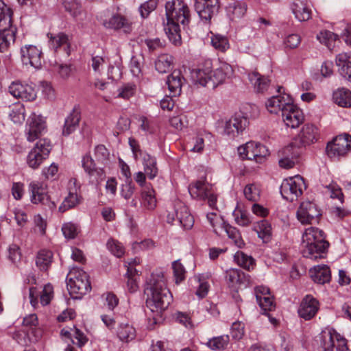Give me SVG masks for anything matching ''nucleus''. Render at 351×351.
I'll return each mask as SVG.
<instances>
[{
  "label": "nucleus",
  "mask_w": 351,
  "mask_h": 351,
  "mask_svg": "<svg viewBox=\"0 0 351 351\" xmlns=\"http://www.w3.org/2000/svg\"><path fill=\"white\" fill-rule=\"evenodd\" d=\"M51 66L53 71L56 72L62 79H68L71 75L72 71L71 64H62L55 62Z\"/></svg>",
  "instance_id": "nucleus-53"
},
{
  "label": "nucleus",
  "mask_w": 351,
  "mask_h": 351,
  "mask_svg": "<svg viewBox=\"0 0 351 351\" xmlns=\"http://www.w3.org/2000/svg\"><path fill=\"white\" fill-rule=\"evenodd\" d=\"M80 120V112L76 108H74L69 116L66 118L62 129V134L69 136L74 132L78 126Z\"/></svg>",
  "instance_id": "nucleus-27"
},
{
  "label": "nucleus",
  "mask_w": 351,
  "mask_h": 351,
  "mask_svg": "<svg viewBox=\"0 0 351 351\" xmlns=\"http://www.w3.org/2000/svg\"><path fill=\"white\" fill-rule=\"evenodd\" d=\"M335 61L341 75L351 82V52L338 54Z\"/></svg>",
  "instance_id": "nucleus-23"
},
{
  "label": "nucleus",
  "mask_w": 351,
  "mask_h": 351,
  "mask_svg": "<svg viewBox=\"0 0 351 351\" xmlns=\"http://www.w3.org/2000/svg\"><path fill=\"white\" fill-rule=\"evenodd\" d=\"M152 298L147 301L151 311L161 312L165 311L172 301V295L166 287L162 274H152L149 280Z\"/></svg>",
  "instance_id": "nucleus-4"
},
{
  "label": "nucleus",
  "mask_w": 351,
  "mask_h": 351,
  "mask_svg": "<svg viewBox=\"0 0 351 351\" xmlns=\"http://www.w3.org/2000/svg\"><path fill=\"white\" fill-rule=\"evenodd\" d=\"M167 23L165 31L169 40L175 45L181 43L180 24L184 27L190 21V10L182 0H171L165 3Z\"/></svg>",
  "instance_id": "nucleus-1"
},
{
  "label": "nucleus",
  "mask_w": 351,
  "mask_h": 351,
  "mask_svg": "<svg viewBox=\"0 0 351 351\" xmlns=\"http://www.w3.org/2000/svg\"><path fill=\"white\" fill-rule=\"evenodd\" d=\"M136 86L134 84L128 83L123 84L117 91L116 97L129 99L136 93Z\"/></svg>",
  "instance_id": "nucleus-47"
},
{
  "label": "nucleus",
  "mask_w": 351,
  "mask_h": 351,
  "mask_svg": "<svg viewBox=\"0 0 351 351\" xmlns=\"http://www.w3.org/2000/svg\"><path fill=\"white\" fill-rule=\"evenodd\" d=\"M51 148V144L48 139H40L27 156V162L29 167L32 169L38 168L43 161L49 156Z\"/></svg>",
  "instance_id": "nucleus-11"
},
{
  "label": "nucleus",
  "mask_w": 351,
  "mask_h": 351,
  "mask_svg": "<svg viewBox=\"0 0 351 351\" xmlns=\"http://www.w3.org/2000/svg\"><path fill=\"white\" fill-rule=\"evenodd\" d=\"M189 192L194 199L208 200L209 206L215 209L217 204V196L212 190V186L204 180H197L189 186Z\"/></svg>",
  "instance_id": "nucleus-9"
},
{
  "label": "nucleus",
  "mask_w": 351,
  "mask_h": 351,
  "mask_svg": "<svg viewBox=\"0 0 351 351\" xmlns=\"http://www.w3.org/2000/svg\"><path fill=\"white\" fill-rule=\"evenodd\" d=\"M244 334V326L241 322H234L231 327V335L234 339H240Z\"/></svg>",
  "instance_id": "nucleus-64"
},
{
  "label": "nucleus",
  "mask_w": 351,
  "mask_h": 351,
  "mask_svg": "<svg viewBox=\"0 0 351 351\" xmlns=\"http://www.w3.org/2000/svg\"><path fill=\"white\" fill-rule=\"evenodd\" d=\"M232 215L234 217L235 222L239 226H247L251 223L248 215L244 211L235 210Z\"/></svg>",
  "instance_id": "nucleus-58"
},
{
  "label": "nucleus",
  "mask_w": 351,
  "mask_h": 351,
  "mask_svg": "<svg viewBox=\"0 0 351 351\" xmlns=\"http://www.w3.org/2000/svg\"><path fill=\"white\" fill-rule=\"evenodd\" d=\"M9 93L14 97L23 101H31L36 98L34 88L27 84L20 82H13L8 87Z\"/></svg>",
  "instance_id": "nucleus-16"
},
{
  "label": "nucleus",
  "mask_w": 351,
  "mask_h": 351,
  "mask_svg": "<svg viewBox=\"0 0 351 351\" xmlns=\"http://www.w3.org/2000/svg\"><path fill=\"white\" fill-rule=\"evenodd\" d=\"M132 23L123 15L116 14L111 18V28L120 30L125 34L132 32Z\"/></svg>",
  "instance_id": "nucleus-32"
},
{
  "label": "nucleus",
  "mask_w": 351,
  "mask_h": 351,
  "mask_svg": "<svg viewBox=\"0 0 351 351\" xmlns=\"http://www.w3.org/2000/svg\"><path fill=\"white\" fill-rule=\"evenodd\" d=\"M95 156L98 163L107 167L109 164L110 152L104 145H99L95 149Z\"/></svg>",
  "instance_id": "nucleus-46"
},
{
  "label": "nucleus",
  "mask_w": 351,
  "mask_h": 351,
  "mask_svg": "<svg viewBox=\"0 0 351 351\" xmlns=\"http://www.w3.org/2000/svg\"><path fill=\"white\" fill-rule=\"evenodd\" d=\"M248 80L257 93H264L270 85V80L268 77L256 71L249 73Z\"/></svg>",
  "instance_id": "nucleus-24"
},
{
  "label": "nucleus",
  "mask_w": 351,
  "mask_h": 351,
  "mask_svg": "<svg viewBox=\"0 0 351 351\" xmlns=\"http://www.w3.org/2000/svg\"><path fill=\"white\" fill-rule=\"evenodd\" d=\"M249 121L242 114H235L225 123L224 133L230 138L241 134L246 128Z\"/></svg>",
  "instance_id": "nucleus-15"
},
{
  "label": "nucleus",
  "mask_w": 351,
  "mask_h": 351,
  "mask_svg": "<svg viewBox=\"0 0 351 351\" xmlns=\"http://www.w3.org/2000/svg\"><path fill=\"white\" fill-rule=\"evenodd\" d=\"M351 150V136L348 134L339 135L328 143L326 152L330 158L343 157Z\"/></svg>",
  "instance_id": "nucleus-10"
},
{
  "label": "nucleus",
  "mask_w": 351,
  "mask_h": 351,
  "mask_svg": "<svg viewBox=\"0 0 351 351\" xmlns=\"http://www.w3.org/2000/svg\"><path fill=\"white\" fill-rule=\"evenodd\" d=\"M29 189L32 192V202L34 204H45V202L48 201L49 197L43 184L39 182H31Z\"/></svg>",
  "instance_id": "nucleus-29"
},
{
  "label": "nucleus",
  "mask_w": 351,
  "mask_h": 351,
  "mask_svg": "<svg viewBox=\"0 0 351 351\" xmlns=\"http://www.w3.org/2000/svg\"><path fill=\"white\" fill-rule=\"evenodd\" d=\"M233 73V68L228 63L220 62L219 66L213 70L211 60H208L201 67L193 71L192 77L196 84L215 88L230 78Z\"/></svg>",
  "instance_id": "nucleus-2"
},
{
  "label": "nucleus",
  "mask_w": 351,
  "mask_h": 351,
  "mask_svg": "<svg viewBox=\"0 0 351 351\" xmlns=\"http://www.w3.org/2000/svg\"><path fill=\"white\" fill-rule=\"evenodd\" d=\"M66 286L71 296L74 299H81L91 290L88 276L82 270L77 271L74 276L67 280Z\"/></svg>",
  "instance_id": "nucleus-6"
},
{
  "label": "nucleus",
  "mask_w": 351,
  "mask_h": 351,
  "mask_svg": "<svg viewBox=\"0 0 351 351\" xmlns=\"http://www.w3.org/2000/svg\"><path fill=\"white\" fill-rule=\"evenodd\" d=\"M158 4L157 0H148L139 7V12L143 19L147 18L154 10Z\"/></svg>",
  "instance_id": "nucleus-56"
},
{
  "label": "nucleus",
  "mask_w": 351,
  "mask_h": 351,
  "mask_svg": "<svg viewBox=\"0 0 351 351\" xmlns=\"http://www.w3.org/2000/svg\"><path fill=\"white\" fill-rule=\"evenodd\" d=\"M337 36L334 33L326 30L317 34V38L321 43L330 48L332 43L336 40Z\"/></svg>",
  "instance_id": "nucleus-55"
},
{
  "label": "nucleus",
  "mask_w": 351,
  "mask_h": 351,
  "mask_svg": "<svg viewBox=\"0 0 351 351\" xmlns=\"http://www.w3.org/2000/svg\"><path fill=\"white\" fill-rule=\"evenodd\" d=\"M64 9L66 12H69L74 18L79 16L81 14L82 10L80 4L76 1L65 0L63 2Z\"/></svg>",
  "instance_id": "nucleus-54"
},
{
  "label": "nucleus",
  "mask_w": 351,
  "mask_h": 351,
  "mask_svg": "<svg viewBox=\"0 0 351 351\" xmlns=\"http://www.w3.org/2000/svg\"><path fill=\"white\" fill-rule=\"evenodd\" d=\"M8 258L13 263H16L21 260L20 248L16 244H12L8 249Z\"/></svg>",
  "instance_id": "nucleus-62"
},
{
  "label": "nucleus",
  "mask_w": 351,
  "mask_h": 351,
  "mask_svg": "<svg viewBox=\"0 0 351 351\" xmlns=\"http://www.w3.org/2000/svg\"><path fill=\"white\" fill-rule=\"evenodd\" d=\"M291 97L287 94L273 96L269 98L265 104L266 108L271 114H279L281 116L288 105L292 103Z\"/></svg>",
  "instance_id": "nucleus-18"
},
{
  "label": "nucleus",
  "mask_w": 351,
  "mask_h": 351,
  "mask_svg": "<svg viewBox=\"0 0 351 351\" xmlns=\"http://www.w3.org/2000/svg\"><path fill=\"white\" fill-rule=\"evenodd\" d=\"M317 135V130L312 124H306L299 134V138L301 144L304 146L310 145L316 141Z\"/></svg>",
  "instance_id": "nucleus-31"
},
{
  "label": "nucleus",
  "mask_w": 351,
  "mask_h": 351,
  "mask_svg": "<svg viewBox=\"0 0 351 351\" xmlns=\"http://www.w3.org/2000/svg\"><path fill=\"white\" fill-rule=\"evenodd\" d=\"M114 66H111V80H119L122 75V60L121 56L117 53L114 61Z\"/></svg>",
  "instance_id": "nucleus-52"
},
{
  "label": "nucleus",
  "mask_w": 351,
  "mask_h": 351,
  "mask_svg": "<svg viewBox=\"0 0 351 351\" xmlns=\"http://www.w3.org/2000/svg\"><path fill=\"white\" fill-rule=\"evenodd\" d=\"M194 8L200 19L208 23L218 14L220 2L219 0H195Z\"/></svg>",
  "instance_id": "nucleus-12"
},
{
  "label": "nucleus",
  "mask_w": 351,
  "mask_h": 351,
  "mask_svg": "<svg viewBox=\"0 0 351 351\" xmlns=\"http://www.w3.org/2000/svg\"><path fill=\"white\" fill-rule=\"evenodd\" d=\"M333 99L339 106L348 108L351 106V91L345 88H338L333 93Z\"/></svg>",
  "instance_id": "nucleus-33"
},
{
  "label": "nucleus",
  "mask_w": 351,
  "mask_h": 351,
  "mask_svg": "<svg viewBox=\"0 0 351 351\" xmlns=\"http://www.w3.org/2000/svg\"><path fill=\"white\" fill-rule=\"evenodd\" d=\"M282 119L287 127L295 128L304 121V115L302 110L294 106L292 102L285 108Z\"/></svg>",
  "instance_id": "nucleus-20"
},
{
  "label": "nucleus",
  "mask_w": 351,
  "mask_h": 351,
  "mask_svg": "<svg viewBox=\"0 0 351 351\" xmlns=\"http://www.w3.org/2000/svg\"><path fill=\"white\" fill-rule=\"evenodd\" d=\"M143 165L145 173L151 180L154 179L158 173L156 158L149 154H145L143 156Z\"/></svg>",
  "instance_id": "nucleus-37"
},
{
  "label": "nucleus",
  "mask_w": 351,
  "mask_h": 351,
  "mask_svg": "<svg viewBox=\"0 0 351 351\" xmlns=\"http://www.w3.org/2000/svg\"><path fill=\"white\" fill-rule=\"evenodd\" d=\"M247 5L244 2L234 1L228 4L227 11L232 20L240 19L245 14Z\"/></svg>",
  "instance_id": "nucleus-35"
},
{
  "label": "nucleus",
  "mask_w": 351,
  "mask_h": 351,
  "mask_svg": "<svg viewBox=\"0 0 351 351\" xmlns=\"http://www.w3.org/2000/svg\"><path fill=\"white\" fill-rule=\"evenodd\" d=\"M173 63V57L169 54H162L155 62L156 69L161 73L169 71Z\"/></svg>",
  "instance_id": "nucleus-44"
},
{
  "label": "nucleus",
  "mask_w": 351,
  "mask_h": 351,
  "mask_svg": "<svg viewBox=\"0 0 351 351\" xmlns=\"http://www.w3.org/2000/svg\"><path fill=\"white\" fill-rule=\"evenodd\" d=\"M21 60L24 64L38 69L42 65L41 51L34 45H28L21 49Z\"/></svg>",
  "instance_id": "nucleus-19"
},
{
  "label": "nucleus",
  "mask_w": 351,
  "mask_h": 351,
  "mask_svg": "<svg viewBox=\"0 0 351 351\" xmlns=\"http://www.w3.org/2000/svg\"><path fill=\"white\" fill-rule=\"evenodd\" d=\"M292 9L295 18L300 21H306L311 18V9L302 2L294 3Z\"/></svg>",
  "instance_id": "nucleus-42"
},
{
  "label": "nucleus",
  "mask_w": 351,
  "mask_h": 351,
  "mask_svg": "<svg viewBox=\"0 0 351 351\" xmlns=\"http://www.w3.org/2000/svg\"><path fill=\"white\" fill-rule=\"evenodd\" d=\"M328 247L329 243L325 240L322 230L315 227L305 230L302 241V254L304 257L311 260L323 258Z\"/></svg>",
  "instance_id": "nucleus-3"
},
{
  "label": "nucleus",
  "mask_w": 351,
  "mask_h": 351,
  "mask_svg": "<svg viewBox=\"0 0 351 351\" xmlns=\"http://www.w3.org/2000/svg\"><path fill=\"white\" fill-rule=\"evenodd\" d=\"M49 38V46L51 49L57 51L58 49H62L66 56L71 53V46L68 36L64 33H58L53 35L51 33L47 34Z\"/></svg>",
  "instance_id": "nucleus-22"
},
{
  "label": "nucleus",
  "mask_w": 351,
  "mask_h": 351,
  "mask_svg": "<svg viewBox=\"0 0 351 351\" xmlns=\"http://www.w3.org/2000/svg\"><path fill=\"white\" fill-rule=\"evenodd\" d=\"M115 335L120 341L128 343L136 337V330L128 323H120L115 328Z\"/></svg>",
  "instance_id": "nucleus-26"
},
{
  "label": "nucleus",
  "mask_w": 351,
  "mask_h": 351,
  "mask_svg": "<svg viewBox=\"0 0 351 351\" xmlns=\"http://www.w3.org/2000/svg\"><path fill=\"white\" fill-rule=\"evenodd\" d=\"M46 130V123L43 117L32 113L27 119V139L32 142L40 138Z\"/></svg>",
  "instance_id": "nucleus-14"
},
{
  "label": "nucleus",
  "mask_w": 351,
  "mask_h": 351,
  "mask_svg": "<svg viewBox=\"0 0 351 351\" xmlns=\"http://www.w3.org/2000/svg\"><path fill=\"white\" fill-rule=\"evenodd\" d=\"M211 44L216 49L222 52L229 48V43L226 37L216 34L211 37Z\"/></svg>",
  "instance_id": "nucleus-51"
},
{
  "label": "nucleus",
  "mask_w": 351,
  "mask_h": 351,
  "mask_svg": "<svg viewBox=\"0 0 351 351\" xmlns=\"http://www.w3.org/2000/svg\"><path fill=\"white\" fill-rule=\"evenodd\" d=\"M250 142L252 147L249 151V160H254L258 163H262L265 158L269 156L268 149L259 143Z\"/></svg>",
  "instance_id": "nucleus-28"
},
{
  "label": "nucleus",
  "mask_w": 351,
  "mask_h": 351,
  "mask_svg": "<svg viewBox=\"0 0 351 351\" xmlns=\"http://www.w3.org/2000/svg\"><path fill=\"white\" fill-rule=\"evenodd\" d=\"M319 309L318 301L311 295H306L298 308V314L300 317L305 320H310L312 319Z\"/></svg>",
  "instance_id": "nucleus-21"
},
{
  "label": "nucleus",
  "mask_w": 351,
  "mask_h": 351,
  "mask_svg": "<svg viewBox=\"0 0 351 351\" xmlns=\"http://www.w3.org/2000/svg\"><path fill=\"white\" fill-rule=\"evenodd\" d=\"M229 342L228 335H221L219 337H213L207 343L208 346L213 350H223L226 348Z\"/></svg>",
  "instance_id": "nucleus-48"
},
{
  "label": "nucleus",
  "mask_w": 351,
  "mask_h": 351,
  "mask_svg": "<svg viewBox=\"0 0 351 351\" xmlns=\"http://www.w3.org/2000/svg\"><path fill=\"white\" fill-rule=\"evenodd\" d=\"M80 202V199L78 195L75 193L69 192V195L64 198L59 207V211L64 213L69 209L75 208Z\"/></svg>",
  "instance_id": "nucleus-45"
},
{
  "label": "nucleus",
  "mask_w": 351,
  "mask_h": 351,
  "mask_svg": "<svg viewBox=\"0 0 351 351\" xmlns=\"http://www.w3.org/2000/svg\"><path fill=\"white\" fill-rule=\"evenodd\" d=\"M53 297V287L50 285H46L42 293L40 295V302L43 306L47 305L49 304L51 298Z\"/></svg>",
  "instance_id": "nucleus-61"
},
{
  "label": "nucleus",
  "mask_w": 351,
  "mask_h": 351,
  "mask_svg": "<svg viewBox=\"0 0 351 351\" xmlns=\"http://www.w3.org/2000/svg\"><path fill=\"white\" fill-rule=\"evenodd\" d=\"M306 188L302 177L297 175L285 179L280 189L282 197L287 201L293 202L300 197Z\"/></svg>",
  "instance_id": "nucleus-8"
},
{
  "label": "nucleus",
  "mask_w": 351,
  "mask_h": 351,
  "mask_svg": "<svg viewBox=\"0 0 351 351\" xmlns=\"http://www.w3.org/2000/svg\"><path fill=\"white\" fill-rule=\"evenodd\" d=\"M282 154L285 157L297 158L300 152L299 147L296 146L295 143H291L282 150Z\"/></svg>",
  "instance_id": "nucleus-60"
},
{
  "label": "nucleus",
  "mask_w": 351,
  "mask_h": 351,
  "mask_svg": "<svg viewBox=\"0 0 351 351\" xmlns=\"http://www.w3.org/2000/svg\"><path fill=\"white\" fill-rule=\"evenodd\" d=\"M321 215L317 206L310 201L302 202L297 211V218L303 224L317 223Z\"/></svg>",
  "instance_id": "nucleus-13"
},
{
  "label": "nucleus",
  "mask_w": 351,
  "mask_h": 351,
  "mask_svg": "<svg viewBox=\"0 0 351 351\" xmlns=\"http://www.w3.org/2000/svg\"><path fill=\"white\" fill-rule=\"evenodd\" d=\"M142 204L149 210L154 209L156 206L154 191L150 186H145L142 191Z\"/></svg>",
  "instance_id": "nucleus-36"
},
{
  "label": "nucleus",
  "mask_w": 351,
  "mask_h": 351,
  "mask_svg": "<svg viewBox=\"0 0 351 351\" xmlns=\"http://www.w3.org/2000/svg\"><path fill=\"white\" fill-rule=\"evenodd\" d=\"M111 253L117 258H121L125 254V248L122 243L111 239Z\"/></svg>",
  "instance_id": "nucleus-63"
},
{
  "label": "nucleus",
  "mask_w": 351,
  "mask_h": 351,
  "mask_svg": "<svg viewBox=\"0 0 351 351\" xmlns=\"http://www.w3.org/2000/svg\"><path fill=\"white\" fill-rule=\"evenodd\" d=\"M12 10L0 0V52L6 51L15 41L16 28L12 25Z\"/></svg>",
  "instance_id": "nucleus-5"
},
{
  "label": "nucleus",
  "mask_w": 351,
  "mask_h": 351,
  "mask_svg": "<svg viewBox=\"0 0 351 351\" xmlns=\"http://www.w3.org/2000/svg\"><path fill=\"white\" fill-rule=\"evenodd\" d=\"M10 119L14 123H22L25 118V110L23 104L17 103L10 107L9 112Z\"/></svg>",
  "instance_id": "nucleus-38"
},
{
  "label": "nucleus",
  "mask_w": 351,
  "mask_h": 351,
  "mask_svg": "<svg viewBox=\"0 0 351 351\" xmlns=\"http://www.w3.org/2000/svg\"><path fill=\"white\" fill-rule=\"evenodd\" d=\"M311 278L319 284H324L330 280L331 274L330 268L326 265H317L314 267V271H311Z\"/></svg>",
  "instance_id": "nucleus-30"
},
{
  "label": "nucleus",
  "mask_w": 351,
  "mask_h": 351,
  "mask_svg": "<svg viewBox=\"0 0 351 351\" xmlns=\"http://www.w3.org/2000/svg\"><path fill=\"white\" fill-rule=\"evenodd\" d=\"M82 167L93 183H100L106 178L104 167H95L93 159L89 155H85L82 160Z\"/></svg>",
  "instance_id": "nucleus-17"
},
{
  "label": "nucleus",
  "mask_w": 351,
  "mask_h": 351,
  "mask_svg": "<svg viewBox=\"0 0 351 351\" xmlns=\"http://www.w3.org/2000/svg\"><path fill=\"white\" fill-rule=\"evenodd\" d=\"M176 217L184 229L189 230L193 226V217L189 213L186 207L183 206L176 211Z\"/></svg>",
  "instance_id": "nucleus-40"
},
{
  "label": "nucleus",
  "mask_w": 351,
  "mask_h": 351,
  "mask_svg": "<svg viewBox=\"0 0 351 351\" xmlns=\"http://www.w3.org/2000/svg\"><path fill=\"white\" fill-rule=\"evenodd\" d=\"M256 298L263 313H266L267 311H271L275 308L273 298L270 295L262 296L257 294Z\"/></svg>",
  "instance_id": "nucleus-49"
},
{
  "label": "nucleus",
  "mask_w": 351,
  "mask_h": 351,
  "mask_svg": "<svg viewBox=\"0 0 351 351\" xmlns=\"http://www.w3.org/2000/svg\"><path fill=\"white\" fill-rule=\"evenodd\" d=\"M53 259V253L50 250H41L36 256V264L41 271H47L50 267Z\"/></svg>",
  "instance_id": "nucleus-34"
},
{
  "label": "nucleus",
  "mask_w": 351,
  "mask_h": 351,
  "mask_svg": "<svg viewBox=\"0 0 351 351\" xmlns=\"http://www.w3.org/2000/svg\"><path fill=\"white\" fill-rule=\"evenodd\" d=\"M319 338L320 351H351L348 348L346 339L334 330L322 331Z\"/></svg>",
  "instance_id": "nucleus-7"
},
{
  "label": "nucleus",
  "mask_w": 351,
  "mask_h": 351,
  "mask_svg": "<svg viewBox=\"0 0 351 351\" xmlns=\"http://www.w3.org/2000/svg\"><path fill=\"white\" fill-rule=\"evenodd\" d=\"M244 195L247 199L252 202H256L260 198L261 190L255 184H249L245 186Z\"/></svg>",
  "instance_id": "nucleus-50"
},
{
  "label": "nucleus",
  "mask_w": 351,
  "mask_h": 351,
  "mask_svg": "<svg viewBox=\"0 0 351 351\" xmlns=\"http://www.w3.org/2000/svg\"><path fill=\"white\" fill-rule=\"evenodd\" d=\"M185 79L180 70H174L167 80V84L172 96L179 95Z\"/></svg>",
  "instance_id": "nucleus-25"
},
{
  "label": "nucleus",
  "mask_w": 351,
  "mask_h": 351,
  "mask_svg": "<svg viewBox=\"0 0 351 351\" xmlns=\"http://www.w3.org/2000/svg\"><path fill=\"white\" fill-rule=\"evenodd\" d=\"M62 231L66 239H74L77 234V228L73 223H66L62 227Z\"/></svg>",
  "instance_id": "nucleus-59"
},
{
  "label": "nucleus",
  "mask_w": 351,
  "mask_h": 351,
  "mask_svg": "<svg viewBox=\"0 0 351 351\" xmlns=\"http://www.w3.org/2000/svg\"><path fill=\"white\" fill-rule=\"evenodd\" d=\"M259 238L263 239V242L269 241L271 235V227L267 220H261L254 227Z\"/></svg>",
  "instance_id": "nucleus-39"
},
{
  "label": "nucleus",
  "mask_w": 351,
  "mask_h": 351,
  "mask_svg": "<svg viewBox=\"0 0 351 351\" xmlns=\"http://www.w3.org/2000/svg\"><path fill=\"white\" fill-rule=\"evenodd\" d=\"M221 225L227 235L232 240L234 245L238 247H242L244 245V242L239 230L225 221H223Z\"/></svg>",
  "instance_id": "nucleus-41"
},
{
  "label": "nucleus",
  "mask_w": 351,
  "mask_h": 351,
  "mask_svg": "<svg viewBox=\"0 0 351 351\" xmlns=\"http://www.w3.org/2000/svg\"><path fill=\"white\" fill-rule=\"evenodd\" d=\"M172 268L173 270V275L176 278V282L179 283L184 280L185 278L186 271L184 266L179 260L173 262Z\"/></svg>",
  "instance_id": "nucleus-57"
},
{
  "label": "nucleus",
  "mask_w": 351,
  "mask_h": 351,
  "mask_svg": "<svg viewBox=\"0 0 351 351\" xmlns=\"http://www.w3.org/2000/svg\"><path fill=\"white\" fill-rule=\"evenodd\" d=\"M234 261L241 267L250 271L255 265L254 259L243 252H237L234 256Z\"/></svg>",
  "instance_id": "nucleus-43"
}]
</instances>
